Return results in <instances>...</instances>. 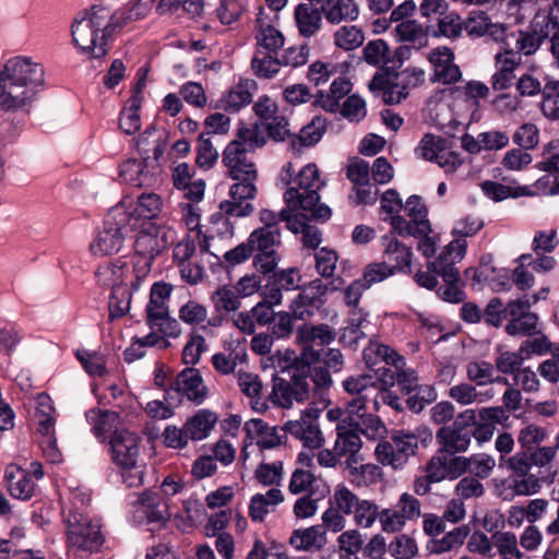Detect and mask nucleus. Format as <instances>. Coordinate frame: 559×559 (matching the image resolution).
Segmentation results:
<instances>
[{"label": "nucleus", "mask_w": 559, "mask_h": 559, "mask_svg": "<svg viewBox=\"0 0 559 559\" xmlns=\"http://www.w3.org/2000/svg\"><path fill=\"white\" fill-rule=\"evenodd\" d=\"M542 111L549 119H559V81L548 82L544 86Z\"/></svg>", "instance_id": "nucleus-56"}, {"label": "nucleus", "mask_w": 559, "mask_h": 559, "mask_svg": "<svg viewBox=\"0 0 559 559\" xmlns=\"http://www.w3.org/2000/svg\"><path fill=\"white\" fill-rule=\"evenodd\" d=\"M383 239L388 240L383 253L388 261L392 263L390 266L394 269V272L412 273V248L402 243L396 238L389 239L385 236Z\"/></svg>", "instance_id": "nucleus-33"}, {"label": "nucleus", "mask_w": 559, "mask_h": 559, "mask_svg": "<svg viewBox=\"0 0 559 559\" xmlns=\"http://www.w3.org/2000/svg\"><path fill=\"white\" fill-rule=\"evenodd\" d=\"M364 60L371 66H381V70L390 66V47L383 39L367 43L362 49Z\"/></svg>", "instance_id": "nucleus-48"}, {"label": "nucleus", "mask_w": 559, "mask_h": 559, "mask_svg": "<svg viewBox=\"0 0 559 559\" xmlns=\"http://www.w3.org/2000/svg\"><path fill=\"white\" fill-rule=\"evenodd\" d=\"M468 423H473V409L461 412L451 425L439 428L436 433V440L440 445L439 452L450 455L465 452L471 444L472 430Z\"/></svg>", "instance_id": "nucleus-12"}, {"label": "nucleus", "mask_w": 559, "mask_h": 559, "mask_svg": "<svg viewBox=\"0 0 559 559\" xmlns=\"http://www.w3.org/2000/svg\"><path fill=\"white\" fill-rule=\"evenodd\" d=\"M280 229L258 228L251 233L247 240V259L253 251L257 253L252 259L253 271L247 274V296L252 295L261 289V278L259 274L267 275L276 269L278 264V255L274 246L281 243Z\"/></svg>", "instance_id": "nucleus-7"}, {"label": "nucleus", "mask_w": 559, "mask_h": 559, "mask_svg": "<svg viewBox=\"0 0 559 559\" xmlns=\"http://www.w3.org/2000/svg\"><path fill=\"white\" fill-rule=\"evenodd\" d=\"M75 356L90 376L102 377L106 373L105 359L100 354L87 349H78Z\"/></svg>", "instance_id": "nucleus-59"}, {"label": "nucleus", "mask_w": 559, "mask_h": 559, "mask_svg": "<svg viewBox=\"0 0 559 559\" xmlns=\"http://www.w3.org/2000/svg\"><path fill=\"white\" fill-rule=\"evenodd\" d=\"M467 242L453 239L433 261H428L427 271H418L414 275L415 282L427 289L438 286V276L442 277L443 285L437 289L438 296L448 302L459 304L465 299L464 286L455 264L466 253Z\"/></svg>", "instance_id": "nucleus-3"}, {"label": "nucleus", "mask_w": 559, "mask_h": 559, "mask_svg": "<svg viewBox=\"0 0 559 559\" xmlns=\"http://www.w3.org/2000/svg\"><path fill=\"white\" fill-rule=\"evenodd\" d=\"M120 178L133 187H152L157 182V177L147 170L144 162L128 159L119 166Z\"/></svg>", "instance_id": "nucleus-29"}, {"label": "nucleus", "mask_w": 559, "mask_h": 559, "mask_svg": "<svg viewBox=\"0 0 559 559\" xmlns=\"http://www.w3.org/2000/svg\"><path fill=\"white\" fill-rule=\"evenodd\" d=\"M275 373L269 400L277 406L289 408L294 403H304L309 400L311 386L309 383L310 364L319 362L320 354L317 350L305 349L300 354L295 350H277L269 358Z\"/></svg>", "instance_id": "nucleus-1"}, {"label": "nucleus", "mask_w": 559, "mask_h": 559, "mask_svg": "<svg viewBox=\"0 0 559 559\" xmlns=\"http://www.w3.org/2000/svg\"><path fill=\"white\" fill-rule=\"evenodd\" d=\"M245 182H236L229 188L228 199L222 201L218 211L210 216V223L221 237L231 238L238 218L245 216Z\"/></svg>", "instance_id": "nucleus-10"}, {"label": "nucleus", "mask_w": 559, "mask_h": 559, "mask_svg": "<svg viewBox=\"0 0 559 559\" xmlns=\"http://www.w3.org/2000/svg\"><path fill=\"white\" fill-rule=\"evenodd\" d=\"M241 340H238L236 348L228 354L217 353L212 357V364L216 371L222 374L233 372L238 364L245 362V348L240 347Z\"/></svg>", "instance_id": "nucleus-49"}, {"label": "nucleus", "mask_w": 559, "mask_h": 559, "mask_svg": "<svg viewBox=\"0 0 559 559\" xmlns=\"http://www.w3.org/2000/svg\"><path fill=\"white\" fill-rule=\"evenodd\" d=\"M163 201L156 193H142L138 197V204L134 209L133 215L135 214L139 218L152 219L158 216L162 211ZM134 221L136 218L133 216Z\"/></svg>", "instance_id": "nucleus-50"}, {"label": "nucleus", "mask_w": 559, "mask_h": 559, "mask_svg": "<svg viewBox=\"0 0 559 559\" xmlns=\"http://www.w3.org/2000/svg\"><path fill=\"white\" fill-rule=\"evenodd\" d=\"M344 390L349 395L345 401V417L342 423L350 424L368 413V404L373 411H380L379 385L372 374L364 373L352 376L343 382Z\"/></svg>", "instance_id": "nucleus-8"}, {"label": "nucleus", "mask_w": 559, "mask_h": 559, "mask_svg": "<svg viewBox=\"0 0 559 559\" xmlns=\"http://www.w3.org/2000/svg\"><path fill=\"white\" fill-rule=\"evenodd\" d=\"M326 129V120L316 116L311 121L304 126L298 134H294L289 142V147L294 152L300 153L302 147H309L317 144Z\"/></svg>", "instance_id": "nucleus-31"}, {"label": "nucleus", "mask_w": 559, "mask_h": 559, "mask_svg": "<svg viewBox=\"0 0 559 559\" xmlns=\"http://www.w3.org/2000/svg\"><path fill=\"white\" fill-rule=\"evenodd\" d=\"M322 7L316 8L311 3H299L294 10V20L299 34L309 38L322 27Z\"/></svg>", "instance_id": "nucleus-27"}, {"label": "nucleus", "mask_w": 559, "mask_h": 559, "mask_svg": "<svg viewBox=\"0 0 559 559\" xmlns=\"http://www.w3.org/2000/svg\"><path fill=\"white\" fill-rule=\"evenodd\" d=\"M259 275L261 283L263 281L265 282L264 288L266 292L278 289V293L282 294V290H295L300 288L301 275L297 267L281 271L274 269L267 275Z\"/></svg>", "instance_id": "nucleus-30"}, {"label": "nucleus", "mask_w": 559, "mask_h": 559, "mask_svg": "<svg viewBox=\"0 0 559 559\" xmlns=\"http://www.w3.org/2000/svg\"><path fill=\"white\" fill-rule=\"evenodd\" d=\"M132 212L123 206H115L105 215L99 227L90 243V251L96 257L118 254L124 248V243L134 231Z\"/></svg>", "instance_id": "nucleus-5"}, {"label": "nucleus", "mask_w": 559, "mask_h": 559, "mask_svg": "<svg viewBox=\"0 0 559 559\" xmlns=\"http://www.w3.org/2000/svg\"><path fill=\"white\" fill-rule=\"evenodd\" d=\"M141 438L129 430H115L109 438L111 461L117 466H133L140 455Z\"/></svg>", "instance_id": "nucleus-15"}, {"label": "nucleus", "mask_w": 559, "mask_h": 559, "mask_svg": "<svg viewBox=\"0 0 559 559\" xmlns=\"http://www.w3.org/2000/svg\"><path fill=\"white\" fill-rule=\"evenodd\" d=\"M390 222L393 230L402 237H420L431 230L429 222L406 221L403 216L399 215V213L391 216Z\"/></svg>", "instance_id": "nucleus-53"}, {"label": "nucleus", "mask_w": 559, "mask_h": 559, "mask_svg": "<svg viewBox=\"0 0 559 559\" xmlns=\"http://www.w3.org/2000/svg\"><path fill=\"white\" fill-rule=\"evenodd\" d=\"M348 426L355 427L358 432L372 440L382 437L383 433L386 432V428L382 420L378 416L368 413L355 419L348 424Z\"/></svg>", "instance_id": "nucleus-54"}, {"label": "nucleus", "mask_w": 559, "mask_h": 559, "mask_svg": "<svg viewBox=\"0 0 559 559\" xmlns=\"http://www.w3.org/2000/svg\"><path fill=\"white\" fill-rule=\"evenodd\" d=\"M512 141L522 150H533L538 145L539 130L534 123H523L515 130Z\"/></svg>", "instance_id": "nucleus-61"}, {"label": "nucleus", "mask_w": 559, "mask_h": 559, "mask_svg": "<svg viewBox=\"0 0 559 559\" xmlns=\"http://www.w3.org/2000/svg\"><path fill=\"white\" fill-rule=\"evenodd\" d=\"M255 442L260 449H271L280 444L281 439L274 427H269L262 419L247 421V441ZM249 443L247 442V447Z\"/></svg>", "instance_id": "nucleus-34"}, {"label": "nucleus", "mask_w": 559, "mask_h": 559, "mask_svg": "<svg viewBox=\"0 0 559 559\" xmlns=\"http://www.w3.org/2000/svg\"><path fill=\"white\" fill-rule=\"evenodd\" d=\"M296 187L288 188L284 193L285 203L301 207L302 212H311V217L318 222H326L332 215L331 209L320 203L319 189L322 182L316 164H307L295 177Z\"/></svg>", "instance_id": "nucleus-6"}, {"label": "nucleus", "mask_w": 559, "mask_h": 559, "mask_svg": "<svg viewBox=\"0 0 559 559\" xmlns=\"http://www.w3.org/2000/svg\"><path fill=\"white\" fill-rule=\"evenodd\" d=\"M444 144H447L445 139L426 133L416 147V154L426 160L435 162L439 152L444 148Z\"/></svg>", "instance_id": "nucleus-60"}, {"label": "nucleus", "mask_w": 559, "mask_h": 559, "mask_svg": "<svg viewBox=\"0 0 559 559\" xmlns=\"http://www.w3.org/2000/svg\"><path fill=\"white\" fill-rule=\"evenodd\" d=\"M395 34L399 40L411 43L417 48H421L428 43V29L424 28L415 20H406L399 23L395 26Z\"/></svg>", "instance_id": "nucleus-44"}, {"label": "nucleus", "mask_w": 559, "mask_h": 559, "mask_svg": "<svg viewBox=\"0 0 559 559\" xmlns=\"http://www.w3.org/2000/svg\"><path fill=\"white\" fill-rule=\"evenodd\" d=\"M5 487L13 498L28 500L33 497L35 484L27 471L9 466L4 473Z\"/></svg>", "instance_id": "nucleus-28"}, {"label": "nucleus", "mask_w": 559, "mask_h": 559, "mask_svg": "<svg viewBox=\"0 0 559 559\" xmlns=\"http://www.w3.org/2000/svg\"><path fill=\"white\" fill-rule=\"evenodd\" d=\"M245 297V276H241L235 285H224L212 295L215 311L219 314H229L237 311Z\"/></svg>", "instance_id": "nucleus-25"}, {"label": "nucleus", "mask_w": 559, "mask_h": 559, "mask_svg": "<svg viewBox=\"0 0 559 559\" xmlns=\"http://www.w3.org/2000/svg\"><path fill=\"white\" fill-rule=\"evenodd\" d=\"M131 293L126 286H117L111 289L109 296L108 309L109 319L115 320L123 317L130 309Z\"/></svg>", "instance_id": "nucleus-52"}, {"label": "nucleus", "mask_w": 559, "mask_h": 559, "mask_svg": "<svg viewBox=\"0 0 559 559\" xmlns=\"http://www.w3.org/2000/svg\"><path fill=\"white\" fill-rule=\"evenodd\" d=\"M365 35L354 25H345L334 33V44L344 50H353L362 45Z\"/></svg>", "instance_id": "nucleus-55"}, {"label": "nucleus", "mask_w": 559, "mask_h": 559, "mask_svg": "<svg viewBox=\"0 0 559 559\" xmlns=\"http://www.w3.org/2000/svg\"><path fill=\"white\" fill-rule=\"evenodd\" d=\"M142 100L143 96L140 95V92L132 94L120 114L119 127L126 134H134L141 128L140 109Z\"/></svg>", "instance_id": "nucleus-41"}, {"label": "nucleus", "mask_w": 559, "mask_h": 559, "mask_svg": "<svg viewBox=\"0 0 559 559\" xmlns=\"http://www.w3.org/2000/svg\"><path fill=\"white\" fill-rule=\"evenodd\" d=\"M323 16L331 24L353 22L359 15L356 0H328L322 7Z\"/></svg>", "instance_id": "nucleus-32"}, {"label": "nucleus", "mask_w": 559, "mask_h": 559, "mask_svg": "<svg viewBox=\"0 0 559 559\" xmlns=\"http://www.w3.org/2000/svg\"><path fill=\"white\" fill-rule=\"evenodd\" d=\"M97 33H100V39H108L114 35L111 12L102 5H94L91 12L83 17Z\"/></svg>", "instance_id": "nucleus-45"}, {"label": "nucleus", "mask_w": 559, "mask_h": 559, "mask_svg": "<svg viewBox=\"0 0 559 559\" xmlns=\"http://www.w3.org/2000/svg\"><path fill=\"white\" fill-rule=\"evenodd\" d=\"M277 16L265 11L260 7L254 22L255 44L259 52L267 51L277 53L284 46L285 38L275 27L274 19Z\"/></svg>", "instance_id": "nucleus-16"}, {"label": "nucleus", "mask_w": 559, "mask_h": 559, "mask_svg": "<svg viewBox=\"0 0 559 559\" xmlns=\"http://www.w3.org/2000/svg\"><path fill=\"white\" fill-rule=\"evenodd\" d=\"M171 393L178 397L186 396L189 401L201 404L207 394V389L203 383L200 371L193 367H187L181 370L176 379L165 389V400L174 399Z\"/></svg>", "instance_id": "nucleus-14"}, {"label": "nucleus", "mask_w": 559, "mask_h": 559, "mask_svg": "<svg viewBox=\"0 0 559 559\" xmlns=\"http://www.w3.org/2000/svg\"><path fill=\"white\" fill-rule=\"evenodd\" d=\"M67 523L69 547L88 554H93L102 547L104 536L100 533V527L87 516L76 511H70Z\"/></svg>", "instance_id": "nucleus-11"}, {"label": "nucleus", "mask_w": 559, "mask_h": 559, "mask_svg": "<svg viewBox=\"0 0 559 559\" xmlns=\"http://www.w3.org/2000/svg\"><path fill=\"white\" fill-rule=\"evenodd\" d=\"M45 82V70L29 57L16 56L0 69V109L15 111L29 105Z\"/></svg>", "instance_id": "nucleus-2"}, {"label": "nucleus", "mask_w": 559, "mask_h": 559, "mask_svg": "<svg viewBox=\"0 0 559 559\" xmlns=\"http://www.w3.org/2000/svg\"><path fill=\"white\" fill-rule=\"evenodd\" d=\"M255 306L251 309L250 314L247 313V335L254 333V324L266 325L275 320L273 307L281 304L282 294L278 289L264 292Z\"/></svg>", "instance_id": "nucleus-23"}, {"label": "nucleus", "mask_w": 559, "mask_h": 559, "mask_svg": "<svg viewBox=\"0 0 559 559\" xmlns=\"http://www.w3.org/2000/svg\"><path fill=\"white\" fill-rule=\"evenodd\" d=\"M463 26L464 21L461 20L459 14L454 12L443 14V16L438 20V31L433 32V36L455 39L461 36L464 29Z\"/></svg>", "instance_id": "nucleus-63"}, {"label": "nucleus", "mask_w": 559, "mask_h": 559, "mask_svg": "<svg viewBox=\"0 0 559 559\" xmlns=\"http://www.w3.org/2000/svg\"><path fill=\"white\" fill-rule=\"evenodd\" d=\"M361 445L362 442L359 432L355 427L337 425L334 450L336 454H338V457L347 456L348 467H352L353 463H358V452Z\"/></svg>", "instance_id": "nucleus-26"}, {"label": "nucleus", "mask_w": 559, "mask_h": 559, "mask_svg": "<svg viewBox=\"0 0 559 559\" xmlns=\"http://www.w3.org/2000/svg\"><path fill=\"white\" fill-rule=\"evenodd\" d=\"M495 367L486 360L471 361L466 365V377L477 385L492 383Z\"/></svg>", "instance_id": "nucleus-58"}, {"label": "nucleus", "mask_w": 559, "mask_h": 559, "mask_svg": "<svg viewBox=\"0 0 559 559\" xmlns=\"http://www.w3.org/2000/svg\"><path fill=\"white\" fill-rule=\"evenodd\" d=\"M371 91H382L385 104H399L408 95V91L402 87L399 73L378 71L369 83Z\"/></svg>", "instance_id": "nucleus-24"}, {"label": "nucleus", "mask_w": 559, "mask_h": 559, "mask_svg": "<svg viewBox=\"0 0 559 559\" xmlns=\"http://www.w3.org/2000/svg\"><path fill=\"white\" fill-rule=\"evenodd\" d=\"M525 359L524 355L520 352V349L515 352H501L495 359V371H499L503 374H513L521 369L523 360Z\"/></svg>", "instance_id": "nucleus-62"}, {"label": "nucleus", "mask_w": 559, "mask_h": 559, "mask_svg": "<svg viewBox=\"0 0 559 559\" xmlns=\"http://www.w3.org/2000/svg\"><path fill=\"white\" fill-rule=\"evenodd\" d=\"M274 52H259L255 51L251 60V69L254 74L263 79H272L275 76L282 67L280 58L274 57Z\"/></svg>", "instance_id": "nucleus-47"}, {"label": "nucleus", "mask_w": 559, "mask_h": 559, "mask_svg": "<svg viewBox=\"0 0 559 559\" xmlns=\"http://www.w3.org/2000/svg\"><path fill=\"white\" fill-rule=\"evenodd\" d=\"M223 164L229 177L239 182L245 180V124L239 122L237 139L228 143L223 152Z\"/></svg>", "instance_id": "nucleus-22"}, {"label": "nucleus", "mask_w": 559, "mask_h": 559, "mask_svg": "<svg viewBox=\"0 0 559 559\" xmlns=\"http://www.w3.org/2000/svg\"><path fill=\"white\" fill-rule=\"evenodd\" d=\"M73 44L90 58L100 59L108 52L107 40L100 39L97 33L85 20H75L72 24Z\"/></svg>", "instance_id": "nucleus-17"}, {"label": "nucleus", "mask_w": 559, "mask_h": 559, "mask_svg": "<svg viewBox=\"0 0 559 559\" xmlns=\"http://www.w3.org/2000/svg\"><path fill=\"white\" fill-rule=\"evenodd\" d=\"M504 51H500L495 56V62L498 70L491 76L490 81L491 87L495 91H503L513 85L515 79L514 71L521 63V57L518 56L513 49L508 48V43H504Z\"/></svg>", "instance_id": "nucleus-21"}, {"label": "nucleus", "mask_w": 559, "mask_h": 559, "mask_svg": "<svg viewBox=\"0 0 559 559\" xmlns=\"http://www.w3.org/2000/svg\"><path fill=\"white\" fill-rule=\"evenodd\" d=\"M334 333L328 324L308 326L304 324L297 329V341L304 344L302 352L314 350L310 345L323 346L334 340Z\"/></svg>", "instance_id": "nucleus-37"}, {"label": "nucleus", "mask_w": 559, "mask_h": 559, "mask_svg": "<svg viewBox=\"0 0 559 559\" xmlns=\"http://www.w3.org/2000/svg\"><path fill=\"white\" fill-rule=\"evenodd\" d=\"M217 420L218 417L215 413L209 409H199L186 421V433L190 440H202L209 436Z\"/></svg>", "instance_id": "nucleus-39"}, {"label": "nucleus", "mask_w": 559, "mask_h": 559, "mask_svg": "<svg viewBox=\"0 0 559 559\" xmlns=\"http://www.w3.org/2000/svg\"><path fill=\"white\" fill-rule=\"evenodd\" d=\"M364 360L369 369H373L379 362L395 367L403 365V356L388 345L370 343L364 349Z\"/></svg>", "instance_id": "nucleus-36"}, {"label": "nucleus", "mask_w": 559, "mask_h": 559, "mask_svg": "<svg viewBox=\"0 0 559 559\" xmlns=\"http://www.w3.org/2000/svg\"><path fill=\"white\" fill-rule=\"evenodd\" d=\"M325 531L321 525H314L304 531L293 532L289 543L297 550L320 549L325 543Z\"/></svg>", "instance_id": "nucleus-40"}, {"label": "nucleus", "mask_w": 559, "mask_h": 559, "mask_svg": "<svg viewBox=\"0 0 559 559\" xmlns=\"http://www.w3.org/2000/svg\"><path fill=\"white\" fill-rule=\"evenodd\" d=\"M366 321L364 316L357 311H353L347 321V325L343 328L340 335V342L345 346H355L360 340L366 337L362 331V323Z\"/></svg>", "instance_id": "nucleus-51"}, {"label": "nucleus", "mask_w": 559, "mask_h": 559, "mask_svg": "<svg viewBox=\"0 0 559 559\" xmlns=\"http://www.w3.org/2000/svg\"><path fill=\"white\" fill-rule=\"evenodd\" d=\"M134 508L146 519L147 523L156 524L158 527L164 526L171 516L168 502L160 493L148 489L139 493Z\"/></svg>", "instance_id": "nucleus-18"}, {"label": "nucleus", "mask_w": 559, "mask_h": 559, "mask_svg": "<svg viewBox=\"0 0 559 559\" xmlns=\"http://www.w3.org/2000/svg\"><path fill=\"white\" fill-rule=\"evenodd\" d=\"M335 503L344 514H354V521L360 527H371L379 520L378 504L370 500L359 499L347 487L335 489Z\"/></svg>", "instance_id": "nucleus-13"}, {"label": "nucleus", "mask_w": 559, "mask_h": 559, "mask_svg": "<svg viewBox=\"0 0 559 559\" xmlns=\"http://www.w3.org/2000/svg\"><path fill=\"white\" fill-rule=\"evenodd\" d=\"M123 266L124 263L120 260L100 264L95 271L97 283L102 286L110 287L111 289L117 286H126L122 280Z\"/></svg>", "instance_id": "nucleus-46"}, {"label": "nucleus", "mask_w": 559, "mask_h": 559, "mask_svg": "<svg viewBox=\"0 0 559 559\" xmlns=\"http://www.w3.org/2000/svg\"><path fill=\"white\" fill-rule=\"evenodd\" d=\"M464 29L469 36L480 37L487 32H490L495 39H502L506 27L502 25L492 24L488 14L483 11L471 12L468 17L464 21Z\"/></svg>", "instance_id": "nucleus-35"}, {"label": "nucleus", "mask_w": 559, "mask_h": 559, "mask_svg": "<svg viewBox=\"0 0 559 559\" xmlns=\"http://www.w3.org/2000/svg\"><path fill=\"white\" fill-rule=\"evenodd\" d=\"M538 295L523 298L510 299L503 302L500 298H491L484 309V322L493 328L502 326L506 321L504 331L512 337H531L539 333L538 316L531 310L532 306L539 300Z\"/></svg>", "instance_id": "nucleus-4"}, {"label": "nucleus", "mask_w": 559, "mask_h": 559, "mask_svg": "<svg viewBox=\"0 0 559 559\" xmlns=\"http://www.w3.org/2000/svg\"><path fill=\"white\" fill-rule=\"evenodd\" d=\"M400 447L390 435L388 440L380 441L374 450L377 461L383 466H390L393 469H401L406 465L404 457H400Z\"/></svg>", "instance_id": "nucleus-43"}, {"label": "nucleus", "mask_w": 559, "mask_h": 559, "mask_svg": "<svg viewBox=\"0 0 559 559\" xmlns=\"http://www.w3.org/2000/svg\"><path fill=\"white\" fill-rule=\"evenodd\" d=\"M429 61L433 66V75L430 78L431 83L450 85L461 80L462 72L459 66L454 63V53L450 48H435L429 53Z\"/></svg>", "instance_id": "nucleus-19"}, {"label": "nucleus", "mask_w": 559, "mask_h": 559, "mask_svg": "<svg viewBox=\"0 0 559 559\" xmlns=\"http://www.w3.org/2000/svg\"><path fill=\"white\" fill-rule=\"evenodd\" d=\"M284 500L280 489L271 488L265 495H254L249 504V515L254 522H262L264 516Z\"/></svg>", "instance_id": "nucleus-38"}, {"label": "nucleus", "mask_w": 559, "mask_h": 559, "mask_svg": "<svg viewBox=\"0 0 559 559\" xmlns=\"http://www.w3.org/2000/svg\"><path fill=\"white\" fill-rule=\"evenodd\" d=\"M546 437L545 428L531 424L520 430L518 441L522 450L530 452L539 447Z\"/></svg>", "instance_id": "nucleus-64"}, {"label": "nucleus", "mask_w": 559, "mask_h": 559, "mask_svg": "<svg viewBox=\"0 0 559 559\" xmlns=\"http://www.w3.org/2000/svg\"><path fill=\"white\" fill-rule=\"evenodd\" d=\"M548 37L549 27L547 25L546 14L536 15L527 29L519 31L515 40L516 53H523L525 56L533 55Z\"/></svg>", "instance_id": "nucleus-20"}, {"label": "nucleus", "mask_w": 559, "mask_h": 559, "mask_svg": "<svg viewBox=\"0 0 559 559\" xmlns=\"http://www.w3.org/2000/svg\"><path fill=\"white\" fill-rule=\"evenodd\" d=\"M391 435L400 447V457H404L407 463L418 451L419 436L405 429L392 430Z\"/></svg>", "instance_id": "nucleus-57"}, {"label": "nucleus", "mask_w": 559, "mask_h": 559, "mask_svg": "<svg viewBox=\"0 0 559 559\" xmlns=\"http://www.w3.org/2000/svg\"><path fill=\"white\" fill-rule=\"evenodd\" d=\"M171 231L164 226L150 225L139 231L134 240V267L143 273L150 272L157 255L170 243Z\"/></svg>", "instance_id": "nucleus-9"}, {"label": "nucleus", "mask_w": 559, "mask_h": 559, "mask_svg": "<svg viewBox=\"0 0 559 559\" xmlns=\"http://www.w3.org/2000/svg\"><path fill=\"white\" fill-rule=\"evenodd\" d=\"M471 528L468 525H461L451 532H448L441 538H431L427 548L431 554H442L461 547L469 535Z\"/></svg>", "instance_id": "nucleus-42"}]
</instances>
